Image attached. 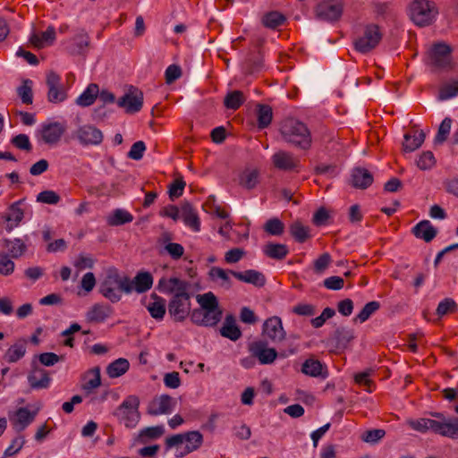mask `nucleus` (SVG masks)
Listing matches in <instances>:
<instances>
[{
	"instance_id": "obj_1",
	"label": "nucleus",
	"mask_w": 458,
	"mask_h": 458,
	"mask_svg": "<svg viewBox=\"0 0 458 458\" xmlns=\"http://www.w3.org/2000/svg\"><path fill=\"white\" fill-rule=\"evenodd\" d=\"M432 416L437 420L420 418L410 420V427L419 432L425 433L428 430L444 437L458 439V419L446 418L443 413L434 412Z\"/></svg>"
},
{
	"instance_id": "obj_2",
	"label": "nucleus",
	"mask_w": 458,
	"mask_h": 458,
	"mask_svg": "<svg viewBox=\"0 0 458 458\" xmlns=\"http://www.w3.org/2000/svg\"><path fill=\"white\" fill-rule=\"evenodd\" d=\"M132 291L131 278L121 276L115 267H110L106 270L98 285L99 293L113 303H116L122 299L123 293L129 294Z\"/></svg>"
},
{
	"instance_id": "obj_3",
	"label": "nucleus",
	"mask_w": 458,
	"mask_h": 458,
	"mask_svg": "<svg viewBox=\"0 0 458 458\" xmlns=\"http://www.w3.org/2000/svg\"><path fill=\"white\" fill-rule=\"evenodd\" d=\"M280 133L285 142L296 148L308 150L311 147V132L308 126L299 120H285L281 125Z\"/></svg>"
},
{
	"instance_id": "obj_4",
	"label": "nucleus",
	"mask_w": 458,
	"mask_h": 458,
	"mask_svg": "<svg viewBox=\"0 0 458 458\" xmlns=\"http://www.w3.org/2000/svg\"><path fill=\"white\" fill-rule=\"evenodd\" d=\"M407 12L411 21L419 27L430 25L438 14L436 4L429 0H413Z\"/></svg>"
},
{
	"instance_id": "obj_5",
	"label": "nucleus",
	"mask_w": 458,
	"mask_h": 458,
	"mask_svg": "<svg viewBox=\"0 0 458 458\" xmlns=\"http://www.w3.org/2000/svg\"><path fill=\"white\" fill-rule=\"evenodd\" d=\"M139 406V397L136 395H129L117 407L114 415L121 423H123L126 428H133L140 419Z\"/></svg>"
},
{
	"instance_id": "obj_6",
	"label": "nucleus",
	"mask_w": 458,
	"mask_h": 458,
	"mask_svg": "<svg viewBox=\"0 0 458 458\" xmlns=\"http://www.w3.org/2000/svg\"><path fill=\"white\" fill-rule=\"evenodd\" d=\"M381 39L379 27L376 24H368L364 27L362 34L354 40V47L358 52L367 54L376 48Z\"/></svg>"
},
{
	"instance_id": "obj_7",
	"label": "nucleus",
	"mask_w": 458,
	"mask_h": 458,
	"mask_svg": "<svg viewBox=\"0 0 458 458\" xmlns=\"http://www.w3.org/2000/svg\"><path fill=\"white\" fill-rule=\"evenodd\" d=\"M343 12L344 4L341 0H324L315 8L316 17L328 22L337 21Z\"/></svg>"
},
{
	"instance_id": "obj_8",
	"label": "nucleus",
	"mask_w": 458,
	"mask_h": 458,
	"mask_svg": "<svg viewBox=\"0 0 458 458\" xmlns=\"http://www.w3.org/2000/svg\"><path fill=\"white\" fill-rule=\"evenodd\" d=\"M191 296L174 294L168 303V313L175 322H182L191 313Z\"/></svg>"
},
{
	"instance_id": "obj_9",
	"label": "nucleus",
	"mask_w": 458,
	"mask_h": 458,
	"mask_svg": "<svg viewBox=\"0 0 458 458\" xmlns=\"http://www.w3.org/2000/svg\"><path fill=\"white\" fill-rule=\"evenodd\" d=\"M248 350L251 356L256 358L262 365L272 364L278 355L276 350L269 347L265 339L251 342L248 345Z\"/></svg>"
},
{
	"instance_id": "obj_10",
	"label": "nucleus",
	"mask_w": 458,
	"mask_h": 458,
	"mask_svg": "<svg viewBox=\"0 0 458 458\" xmlns=\"http://www.w3.org/2000/svg\"><path fill=\"white\" fill-rule=\"evenodd\" d=\"M222 315L223 311L197 308L191 311V320L193 324L199 327H214L221 320Z\"/></svg>"
},
{
	"instance_id": "obj_11",
	"label": "nucleus",
	"mask_w": 458,
	"mask_h": 458,
	"mask_svg": "<svg viewBox=\"0 0 458 458\" xmlns=\"http://www.w3.org/2000/svg\"><path fill=\"white\" fill-rule=\"evenodd\" d=\"M429 64L438 69L451 65V47L444 43L435 44L429 51Z\"/></svg>"
},
{
	"instance_id": "obj_12",
	"label": "nucleus",
	"mask_w": 458,
	"mask_h": 458,
	"mask_svg": "<svg viewBox=\"0 0 458 458\" xmlns=\"http://www.w3.org/2000/svg\"><path fill=\"white\" fill-rule=\"evenodd\" d=\"M176 405V401L169 394H161L153 398L147 407V412L152 416L171 413Z\"/></svg>"
},
{
	"instance_id": "obj_13",
	"label": "nucleus",
	"mask_w": 458,
	"mask_h": 458,
	"mask_svg": "<svg viewBox=\"0 0 458 458\" xmlns=\"http://www.w3.org/2000/svg\"><path fill=\"white\" fill-rule=\"evenodd\" d=\"M48 88L47 100L51 103H60L65 100L67 95L61 84V77L55 72H49L46 80Z\"/></svg>"
},
{
	"instance_id": "obj_14",
	"label": "nucleus",
	"mask_w": 458,
	"mask_h": 458,
	"mask_svg": "<svg viewBox=\"0 0 458 458\" xmlns=\"http://www.w3.org/2000/svg\"><path fill=\"white\" fill-rule=\"evenodd\" d=\"M76 138L82 146H98L102 143V131L91 124L80 126L76 131Z\"/></svg>"
},
{
	"instance_id": "obj_15",
	"label": "nucleus",
	"mask_w": 458,
	"mask_h": 458,
	"mask_svg": "<svg viewBox=\"0 0 458 458\" xmlns=\"http://www.w3.org/2000/svg\"><path fill=\"white\" fill-rule=\"evenodd\" d=\"M262 335L273 343L282 342L285 338L286 333L283 327L281 318L274 316L265 320L262 327Z\"/></svg>"
},
{
	"instance_id": "obj_16",
	"label": "nucleus",
	"mask_w": 458,
	"mask_h": 458,
	"mask_svg": "<svg viewBox=\"0 0 458 458\" xmlns=\"http://www.w3.org/2000/svg\"><path fill=\"white\" fill-rule=\"evenodd\" d=\"M117 105L124 108L126 113L135 114L143 106V93L136 88H131L128 93L118 99Z\"/></svg>"
},
{
	"instance_id": "obj_17",
	"label": "nucleus",
	"mask_w": 458,
	"mask_h": 458,
	"mask_svg": "<svg viewBox=\"0 0 458 458\" xmlns=\"http://www.w3.org/2000/svg\"><path fill=\"white\" fill-rule=\"evenodd\" d=\"M38 412V409L30 411L26 407H21L13 415H9V420L15 431L21 432L34 421Z\"/></svg>"
},
{
	"instance_id": "obj_18",
	"label": "nucleus",
	"mask_w": 458,
	"mask_h": 458,
	"mask_svg": "<svg viewBox=\"0 0 458 458\" xmlns=\"http://www.w3.org/2000/svg\"><path fill=\"white\" fill-rule=\"evenodd\" d=\"M158 287L168 293L191 296L189 293L191 284L177 277H171L168 280L162 278L158 282Z\"/></svg>"
},
{
	"instance_id": "obj_19",
	"label": "nucleus",
	"mask_w": 458,
	"mask_h": 458,
	"mask_svg": "<svg viewBox=\"0 0 458 458\" xmlns=\"http://www.w3.org/2000/svg\"><path fill=\"white\" fill-rule=\"evenodd\" d=\"M65 51L72 55H84L89 46L88 33L81 30L70 40L64 42Z\"/></svg>"
},
{
	"instance_id": "obj_20",
	"label": "nucleus",
	"mask_w": 458,
	"mask_h": 458,
	"mask_svg": "<svg viewBox=\"0 0 458 458\" xmlns=\"http://www.w3.org/2000/svg\"><path fill=\"white\" fill-rule=\"evenodd\" d=\"M27 379L30 386L36 390L48 388L51 382L48 371L37 365L32 366Z\"/></svg>"
},
{
	"instance_id": "obj_21",
	"label": "nucleus",
	"mask_w": 458,
	"mask_h": 458,
	"mask_svg": "<svg viewBox=\"0 0 458 458\" xmlns=\"http://www.w3.org/2000/svg\"><path fill=\"white\" fill-rule=\"evenodd\" d=\"M22 200L13 202L8 208L7 213L2 216L6 225L4 229L10 233L17 227L24 217V211L20 208Z\"/></svg>"
},
{
	"instance_id": "obj_22",
	"label": "nucleus",
	"mask_w": 458,
	"mask_h": 458,
	"mask_svg": "<svg viewBox=\"0 0 458 458\" xmlns=\"http://www.w3.org/2000/svg\"><path fill=\"white\" fill-rule=\"evenodd\" d=\"M65 131V125L58 122L43 124L41 137L46 143L55 144L60 140Z\"/></svg>"
},
{
	"instance_id": "obj_23",
	"label": "nucleus",
	"mask_w": 458,
	"mask_h": 458,
	"mask_svg": "<svg viewBox=\"0 0 458 458\" xmlns=\"http://www.w3.org/2000/svg\"><path fill=\"white\" fill-rule=\"evenodd\" d=\"M272 161L277 169L284 171L294 170L299 165V160L292 153L283 150L275 153Z\"/></svg>"
},
{
	"instance_id": "obj_24",
	"label": "nucleus",
	"mask_w": 458,
	"mask_h": 458,
	"mask_svg": "<svg viewBox=\"0 0 458 458\" xmlns=\"http://www.w3.org/2000/svg\"><path fill=\"white\" fill-rule=\"evenodd\" d=\"M236 279L250 284L256 287H263L266 284V276L259 271L254 269L245 270L244 272L230 271Z\"/></svg>"
},
{
	"instance_id": "obj_25",
	"label": "nucleus",
	"mask_w": 458,
	"mask_h": 458,
	"mask_svg": "<svg viewBox=\"0 0 458 458\" xmlns=\"http://www.w3.org/2000/svg\"><path fill=\"white\" fill-rule=\"evenodd\" d=\"M373 182L371 173L362 167H355L352 171L351 183L354 188L367 189Z\"/></svg>"
},
{
	"instance_id": "obj_26",
	"label": "nucleus",
	"mask_w": 458,
	"mask_h": 458,
	"mask_svg": "<svg viewBox=\"0 0 458 458\" xmlns=\"http://www.w3.org/2000/svg\"><path fill=\"white\" fill-rule=\"evenodd\" d=\"M411 232L416 238L422 239L426 242H430L437 234V229L428 220L419 222Z\"/></svg>"
},
{
	"instance_id": "obj_27",
	"label": "nucleus",
	"mask_w": 458,
	"mask_h": 458,
	"mask_svg": "<svg viewBox=\"0 0 458 458\" xmlns=\"http://www.w3.org/2000/svg\"><path fill=\"white\" fill-rule=\"evenodd\" d=\"M113 313V309L108 304L96 303L87 312L86 318L89 322H103Z\"/></svg>"
},
{
	"instance_id": "obj_28",
	"label": "nucleus",
	"mask_w": 458,
	"mask_h": 458,
	"mask_svg": "<svg viewBox=\"0 0 458 458\" xmlns=\"http://www.w3.org/2000/svg\"><path fill=\"white\" fill-rule=\"evenodd\" d=\"M180 216L182 218L184 224L193 231L199 232L200 230L199 218L191 203L184 202L182 204Z\"/></svg>"
},
{
	"instance_id": "obj_29",
	"label": "nucleus",
	"mask_w": 458,
	"mask_h": 458,
	"mask_svg": "<svg viewBox=\"0 0 458 458\" xmlns=\"http://www.w3.org/2000/svg\"><path fill=\"white\" fill-rule=\"evenodd\" d=\"M220 335L223 337L228 338L231 341H237L242 337V331L235 323V318L233 315H227L224 321L223 326L219 329Z\"/></svg>"
},
{
	"instance_id": "obj_30",
	"label": "nucleus",
	"mask_w": 458,
	"mask_h": 458,
	"mask_svg": "<svg viewBox=\"0 0 458 458\" xmlns=\"http://www.w3.org/2000/svg\"><path fill=\"white\" fill-rule=\"evenodd\" d=\"M403 138V150L406 152H412L418 149L423 144L426 134L422 130H415L412 133H405Z\"/></svg>"
},
{
	"instance_id": "obj_31",
	"label": "nucleus",
	"mask_w": 458,
	"mask_h": 458,
	"mask_svg": "<svg viewBox=\"0 0 458 458\" xmlns=\"http://www.w3.org/2000/svg\"><path fill=\"white\" fill-rule=\"evenodd\" d=\"M55 39V30L49 26L41 35L33 33L30 38V42L37 48L41 49L46 46L52 45Z\"/></svg>"
},
{
	"instance_id": "obj_32",
	"label": "nucleus",
	"mask_w": 458,
	"mask_h": 458,
	"mask_svg": "<svg viewBox=\"0 0 458 458\" xmlns=\"http://www.w3.org/2000/svg\"><path fill=\"white\" fill-rule=\"evenodd\" d=\"M151 298L154 301L149 302L146 307L150 316L157 319L162 320L165 314V300L160 296H157L156 293L151 294Z\"/></svg>"
},
{
	"instance_id": "obj_33",
	"label": "nucleus",
	"mask_w": 458,
	"mask_h": 458,
	"mask_svg": "<svg viewBox=\"0 0 458 458\" xmlns=\"http://www.w3.org/2000/svg\"><path fill=\"white\" fill-rule=\"evenodd\" d=\"M25 339H20L11 345L4 354V359L9 363H14L20 360L26 353Z\"/></svg>"
},
{
	"instance_id": "obj_34",
	"label": "nucleus",
	"mask_w": 458,
	"mask_h": 458,
	"mask_svg": "<svg viewBox=\"0 0 458 458\" xmlns=\"http://www.w3.org/2000/svg\"><path fill=\"white\" fill-rule=\"evenodd\" d=\"M131 286L139 293L147 292L152 287L153 277L148 272H140L133 280H131Z\"/></svg>"
},
{
	"instance_id": "obj_35",
	"label": "nucleus",
	"mask_w": 458,
	"mask_h": 458,
	"mask_svg": "<svg viewBox=\"0 0 458 458\" xmlns=\"http://www.w3.org/2000/svg\"><path fill=\"white\" fill-rule=\"evenodd\" d=\"M133 216L125 209L116 208L106 218V223L110 226H120L132 222Z\"/></svg>"
},
{
	"instance_id": "obj_36",
	"label": "nucleus",
	"mask_w": 458,
	"mask_h": 458,
	"mask_svg": "<svg viewBox=\"0 0 458 458\" xmlns=\"http://www.w3.org/2000/svg\"><path fill=\"white\" fill-rule=\"evenodd\" d=\"M266 256L274 259H284L289 253L288 247L282 243L268 242L263 248Z\"/></svg>"
},
{
	"instance_id": "obj_37",
	"label": "nucleus",
	"mask_w": 458,
	"mask_h": 458,
	"mask_svg": "<svg viewBox=\"0 0 458 458\" xmlns=\"http://www.w3.org/2000/svg\"><path fill=\"white\" fill-rule=\"evenodd\" d=\"M130 368L127 359L119 358L111 362L106 368V374L111 378H116L125 374Z\"/></svg>"
},
{
	"instance_id": "obj_38",
	"label": "nucleus",
	"mask_w": 458,
	"mask_h": 458,
	"mask_svg": "<svg viewBox=\"0 0 458 458\" xmlns=\"http://www.w3.org/2000/svg\"><path fill=\"white\" fill-rule=\"evenodd\" d=\"M98 86L95 83H91L76 99V103L81 106H89L94 103V101L98 98Z\"/></svg>"
},
{
	"instance_id": "obj_39",
	"label": "nucleus",
	"mask_w": 458,
	"mask_h": 458,
	"mask_svg": "<svg viewBox=\"0 0 458 458\" xmlns=\"http://www.w3.org/2000/svg\"><path fill=\"white\" fill-rule=\"evenodd\" d=\"M183 438L184 442H186L185 454L198 450L203 443V436L197 430L184 433Z\"/></svg>"
},
{
	"instance_id": "obj_40",
	"label": "nucleus",
	"mask_w": 458,
	"mask_h": 458,
	"mask_svg": "<svg viewBox=\"0 0 458 458\" xmlns=\"http://www.w3.org/2000/svg\"><path fill=\"white\" fill-rule=\"evenodd\" d=\"M273 111L271 106L264 104L257 105V121L259 129L267 128L272 122Z\"/></svg>"
},
{
	"instance_id": "obj_41",
	"label": "nucleus",
	"mask_w": 458,
	"mask_h": 458,
	"mask_svg": "<svg viewBox=\"0 0 458 458\" xmlns=\"http://www.w3.org/2000/svg\"><path fill=\"white\" fill-rule=\"evenodd\" d=\"M245 101L246 98L242 91L233 90L225 95L224 105L227 109L237 110Z\"/></svg>"
},
{
	"instance_id": "obj_42",
	"label": "nucleus",
	"mask_w": 458,
	"mask_h": 458,
	"mask_svg": "<svg viewBox=\"0 0 458 458\" xmlns=\"http://www.w3.org/2000/svg\"><path fill=\"white\" fill-rule=\"evenodd\" d=\"M165 433L162 425L147 427L141 429L136 438V441L141 444L146 443L148 439H157Z\"/></svg>"
},
{
	"instance_id": "obj_43",
	"label": "nucleus",
	"mask_w": 458,
	"mask_h": 458,
	"mask_svg": "<svg viewBox=\"0 0 458 458\" xmlns=\"http://www.w3.org/2000/svg\"><path fill=\"white\" fill-rule=\"evenodd\" d=\"M196 299L199 304V308L215 311H222L219 307L218 300L212 292L199 294Z\"/></svg>"
},
{
	"instance_id": "obj_44",
	"label": "nucleus",
	"mask_w": 458,
	"mask_h": 458,
	"mask_svg": "<svg viewBox=\"0 0 458 458\" xmlns=\"http://www.w3.org/2000/svg\"><path fill=\"white\" fill-rule=\"evenodd\" d=\"M289 232L294 240L300 243L305 242L310 237V228L302 225L300 221L291 224Z\"/></svg>"
},
{
	"instance_id": "obj_45",
	"label": "nucleus",
	"mask_w": 458,
	"mask_h": 458,
	"mask_svg": "<svg viewBox=\"0 0 458 458\" xmlns=\"http://www.w3.org/2000/svg\"><path fill=\"white\" fill-rule=\"evenodd\" d=\"M353 338V330L345 327H337L334 332V339L337 347L345 348Z\"/></svg>"
},
{
	"instance_id": "obj_46",
	"label": "nucleus",
	"mask_w": 458,
	"mask_h": 458,
	"mask_svg": "<svg viewBox=\"0 0 458 458\" xmlns=\"http://www.w3.org/2000/svg\"><path fill=\"white\" fill-rule=\"evenodd\" d=\"M32 86V81L30 79H25L22 81L21 85L17 88V95L21 98L22 104L31 105L33 103Z\"/></svg>"
},
{
	"instance_id": "obj_47",
	"label": "nucleus",
	"mask_w": 458,
	"mask_h": 458,
	"mask_svg": "<svg viewBox=\"0 0 458 458\" xmlns=\"http://www.w3.org/2000/svg\"><path fill=\"white\" fill-rule=\"evenodd\" d=\"M259 172L256 169L244 170L240 175L239 183L247 190L254 189L259 183Z\"/></svg>"
},
{
	"instance_id": "obj_48",
	"label": "nucleus",
	"mask_w": 458,
	"mask_h": 458,
	"mask_svg": "<svg viewBox=\"0 0 458 458\" xmlns=\"http://www.w3.org/2000/svg\"><path fill=\"white\" fill-rule=\"evenodd\" d=\"M4 246L8 250V255L13 259L21 257L26 251L25 243L19 238L13 241L5 239L4 241Z\"/></svg>"
},
{
	"instance_id": "obj_49",
	"label": "nucleus",
	"mask_w": 458,
	"mask_h": 458,
	"mask_svg": "<svg viewBox=\"0 0 458 458\" xmlns=\"http://www.w3.org/2000/svg\"><path fill=\"white\" fill-rule=\"evenodd\" d=\"M322 363L319 360L311 358L306 360L301 367L302 373L314 377L318 376H323L325 377L326 375L322 374Z\"/></svg>"
},
{
	"instance_id": "obj_50",
	"label": "nucleus",
	"mask_w": 458,
	"mask_h": 458,
	"mask_svg": "<svg viewBox=\"0 0 458 458\" xmlns=\"http://www.w3.org/2000/svg\"><path fill=\"white\" fill-rule=\"evenodd\" d=\"M285 21L284 14L278 12H269L262 17V23L266 28L276 29Z\"/></svg>"
},
{
	"instance_id": "obj_51",
	"label": "nucleus",
	"mask_w": 458,
	"mask_h": 458,
	"mask_svg": "<svg viewBox=\"0 0 458 458\" xmlns=\"http://www.w3.org/2000/svg\"><path fill=\"white\" fill-rule=\"evenodd\" d=\"M380 308V303L377 301H372L365 304L359 314L354 318V321L363 323L367 321L372 314H374Z\"/></svg>"
},
{
	"instance_id": "obj_52",
	"label": "nucleus",
	"mask_w": 458,
	"mask_h": 458,
	"mask_svg": "<svg viewBox=\"0 0 458 458\" xmlns=\"http://www.w3.org/2000/svg\"><path fill=\"white\" fill-rule=\"evenodd\" d=\"M451 125H452V119L451 118L445 117L442 121V123L439 125L437 133V135L435 137V140H434L435 145L443 144L446 140V139H447V137H448V135L450 133Z\"/></svg>"
},
{
	"instance_id": "obj_53",
	"label": "nucleus",
	"mask_w": 458,
	"mask_h": 458,
	"mask_svg": "<svg viewBox=\"0 0 458 458\" xmlns=\"http://www.w3.org/2000/svg\"><path fill=\"white\" fill-rule=\"evenodd\" d=\"M264 230L271 235L279 236L284 233V225L278 218H271L266 222Z\"/></svg>"
},
{
	"instance_id": "obj_54",
	"label": "nucleus",
	"mask_w": 458,
	"mask_h": 458,
	"mask_svg": "<svg viewBox=\"0 0 458 458\" xmlns=\"http://www.w3.org/2000/svg\"><path fill=\"white\" fill-rule=\"evenodd\" d=\"M386 435V431L381 428H374L370 430H367L362 433L361 440L369 443V444H377L379 440H381Z\"/></svg>"
},
{
	"instance_id": "obj_55",
	"label": "nucleus",
	"mask_w": 458,
	"mask_h": 458,
	"mask_svg": "<svg viewBox=\"0 0 458 458\" xmlns=\"http://www.w3.org/2000/svg\"><path fill=\"white\" fill-rule=\"evenodd\" d=\"M436 164V159L431 151H424L417 160V165L420 170L431 169Z\"/></svg>"
},
{
	"instance_id": "obj_56",
	"label": "nucleus",
	"mask_w": 458,
	"mask_h": 458,
	"mask_svg": "<svg viewBox=\"0 0 458 458\" xmlns=\"http://www.w3.org/2000/svg\"><path fill=\"white\" fill-rule=\"evenodd\" d=\"M457 310L456 302L451 298H445L439 302L437 308V314L439 317L445 316L448 313H453Z\"/></svg>"
},
{
	"instance_id": "obj_57",
	"label": "nucleus",
	"mask_w": 458,
	"mask_h": 458,
	"mask_svg": "<svg viewBox=\"0 0 458 458\" xmlns=\"http://www.w3.org/2000/svg\"><path fill=\"white\" fill-rule=\"evenodd\" d=\"M89 374H92L93 377L89 379L82 386L88 393H90L93 389L101 385L100 369L98 367H95L89 370Z\"/></svg>"
},
{
	"instance_id": "obj_58",
	"label": "nucleus",
	"mask_w": 458,
	"mask_h": 458,
	"mask_svg": "<svg viewBox=\"0 0 458 458\" xmlns=\"http://www.w3.org/2000/svg\"><path fill=\"white\" fill-rule=\"evenodd\" d=\"M209 276L213 280L221 279L223 281L222 286H225L227 289L231 287V280L229 278L228 273L225 269L217 267H213L209 270Z\"/></svg>"
},
{
	"instance_id": "obj_59",
	"label": "nucleus",
	"mask_w": 458,
	"mask_h": 458,
	"mask_svg": "<svg viewBox=\"0 0 458 458\" xmlns=\"http://www.w3.org/2000/svg\"><path fill=\"white\" fill-rule=\"evenodd\" d=\"M11 142L14 147H16L17 148H19L21 150L30 152L32 149V145L30 141V138L26 134L21 133V134L14 136L11 140Z\"/></svg>"
},
{
	"instance_id": "obj_60",
	"label": "nucleus",
	"mask_w": 458,
	"mask_h": 458,
	"mask_svg": "<svg viewBox=\"0 0 458 458\" xmlns=\"http://www.w3.org/2000/svg\"><path fill=\"white\" fill-rule=\"evenodd\" d=\"M60 196L54 191H43L37 196V201L45 204L55 205L60 201Z\"/></svg>"
},
{
	"instance_id": "obj_61",
	"label": "nucleus",
	"mask_w": 458,
	"mask_h": 458,
	"mask_svg": "<svg viewBox=\"0 0 458 458\" xmlns=\"http://www.w3.org/2000/svg\"><path fill=\"white\" fill-rule=\"evenodd\" d=\"M14 267V262L10 259L9 255L0 252V274L9 276L13 274Z\"/></svg>"
},
{
	"instance_id": "obj_62",
	"label": "nucleus",
	"mask_w": 458,
	"mask_h": 458,
	"mask_svg": "<svg viewBox=\"0 0 458 458\" xmlns=\"http://www.w3.org/2000/svg\"><path fill=\"white\" fill-rule=\"evenodd\" d=\"M335 315V310L332 308H325L322 311V313L317 317L311 319L310 323L313 327L319 328L321 327L325 322L333 318Z\"/></svg>"
},
{
	"instance_id": "obj_63",
	"label": "nucleus",
	"mask_w": 458,
	"mask_h": 458,
	"mask_svg": "<svg viewBox=\"0 0 458 458\" xmlns=\"http://www.w3.org/2000/svg\"><path fill=\"white\" fill-rule=\"evenodd\" d=\"M458 94V82L454 81L451 83H446L443 85L440 89L439 98L442 100H446L451 98L455 97Z\"/></svg>"
},
{
	"instance_id": "obj_64",
	"label": "nucleus",
	"mask_w": 458,
	"mask_h": 458,
	"mask_svg": "<svg viewBox=\"0 0 458 458\" xmlns=\"http://www.w3.org/2000/svg\"><path fill=\"white\" fill-rule=\"evenodd\" d=\"M146 150V145L143 141L139 140L132 144L127 157L132 160H140Z\"/></svg>"
}]
</instances>
